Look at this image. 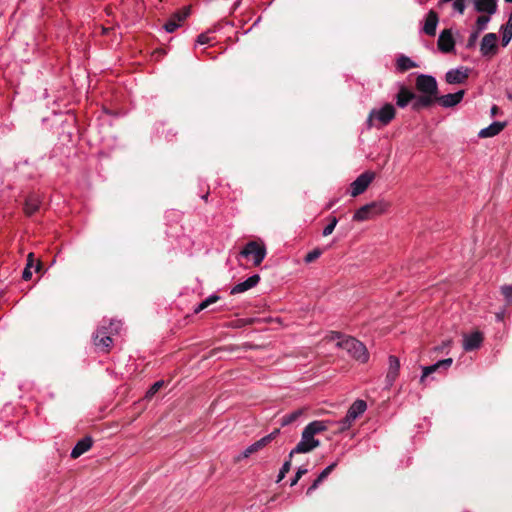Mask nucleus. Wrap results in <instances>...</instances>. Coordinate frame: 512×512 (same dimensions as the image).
<instances>
[{
	"instance_id": "1",
	"label": "nucleus",
	"mask_w": 512,
	"mask_h": 512,
	"mask_svg": "<svg viewBox=\"0 0 512 512\" xmlns=\"http://www.w3.org/2000/svg\"><path fill=\"white\" fill-rule=\"evenodd\" d=\"M340 339L337 342V346L345 350L352 358L359 361L360 363H366L369 360V353L366 346L351 336L342 337L339 332H335L332 339Z\"/></svg>"
},
{
	"instance_id": "2",
	"label": "nucleus",
	"mask_w": 512,
	"mask_h": 512,
	"mask_svg": "<svg viewBox=\"0 0 512 512\" xmlns=\"http://www.w3.org/2000/svg\"><path fill=\"white\" fill-rule=\"evenodd\" d=\"M389 206V202L383 199L370 202L368 204L361 206L359 209L355 211L353 215V220L362 222L372 219L378 215L385 213L388 210Z\"/></svg>"
},
{
	"instance_id": "3",
	"label": "nucleus",
	"mask_w": 512,
	"mask_h": 512,
	"mask_svg": "<svg viewBox=\"0 0 512 512\" xmlns=\"http://www.w3.org/2000/svg\"><path fill=\"white\" fill-rule=\"evenodd\" d=\"M395 108L392 104L386 103L384 106L378 109H372L369 113L367 122L369 126H372V121L376 120L380 126H386L395 117Z\"/></svg>"
},
{
	"instance_id": "4",
	"label": "nucleus",
	"mask_w": 512,
	"mask_h": 512,
	"mask_svg": "<svg viewBox=\"0 0 512 512\" xmlns=\"http://www.w3.org/2000/svg\"><path fill=\"white\" fill-rule=\"evenodd\" d=\"M266 247L256 241L248 242L240 252L243 257H252L253 264L258 266L266 257Z\"/></svg>"
},
{
	"instance_id": "5",
	"label": "nucleus",
	"mask_w": 512,
	"mask_h": 512,
	"mask_svg": "<svg viewBox=\"0 0 512 512\" xmlns=\"http://www.w3.org/2000/svg\"><path fill=\"white\" fill-rule=\"evenodd\" d=\"M320 445V441L315 439L313 435L309 434L306 430L303 429L301 440L299 443L290 451V458L293 457L294 454L299 453H309Z\"/></svg>"
},
{
	"instance_id": "6",
	"label": "nucleus",
	"mask_w": 512,
	"mask_h": 512,
	"mask_svg": "<svg viewBox=\"0 0 512 512\" xmlns=\"http://www.w3.org/2000/svg\"><path fill=\"white\" fill-rule=\"evenodd\" d=\"M416 89L421 94H429L432 96H437L438 95L437 80L432 75L420 74L416 78Z\"/></svg>"
},
{
	"instance_id": "7",
	"label": "nucleus",
	"mask_w": 512,
	"mask_h": 512,
	"mask_svg": "<svg viewBox=\"0 0 512 512\" xmlns=\"http://www.w3.org/2000/svg\"><path fill=\"white\" fill-rule=\"evenodd\" d=\"M106 320H103V324L97 328V330L93 333L92 339L93 344L96 348L102 351H108L112 346V338L113 334H110L109 331H106Z\"/></svg>"
},
{
	"instance_id": "8",
	"label": "nucleus",
	"mask_w": 512,
	"mask_h": 512,
	"mask_svg": "<svg viewBox=\"0 0 512 512\" xmlns=\"http://www.w3.org/2000/svg\"><path fill=\"white\" fill-rule=\"evenodd\" d=\"M375 174L371 171H365L360 174L352 183H351V195L356 197L362 194L373 181Z\"/></svg>"
},
{
	"instance_id": "9",
	"label": "nucleus",
	"mask_w": 512,
	"mask_h": 512,
	"mask_svg": "<svg viewBox=\"0 0 512 512\" xmlns=\"http://www.w3.org/2000/svg\"><path fill=\"white\" fill-rule=\"evenodd\" d=\"M497 34L495 33H487L481 40L480 43V52L483 57H492L496 55L497 48Z\"/></svg>"
},
{
	"instance_id": "10",
	"label": "nucleus",
	"mask_w": 512,
	"mask_h": 512,
	"mask_svg": "<svg viewBox=\"0 0 512 512\" xmlns=\"http://www.w3.org/2000/svg\"><path fill=\"white\" fill-rule=\"evenodd\" d=\"M389 366L387 370V374L385 377V388H391L396 381L399 370H400V360L397 356L390 355L388 358Z\"/></svg>"
},
{
	"instance_id": "11",
	"label": "nucleus",
	"mask_w": 512,
	"mask_h": 512,
	"mask_svg": "<svg viewBox=\"0 0 512 512\" xmlns=\"http://www.w3.org/2000/svg\"><path fill=\"white\" fill-rule=\"evenodd\" d=\"M484 340L483 333L474 331L470 334L463 335V349L467 352L477 350L481 347Z\"/></svg>"
},
{
	"instance_id": "12",
	"label": "nucleus",
	"mask_w": 512,
	"mask_h": 512,
	"mask_svg": "<svg viewBox=\"0 0 512 512\" xmlns=\"http://www.w3.org/2000/svg\"><path fill=\"white\" fill-rule=\"evenodd\" d=\"M455 41L450 29H444L438 38V48L443 53L454 51Z\"/></svg>"
},
{
	"instance_id": "13",
	"label": "nucleus",
	"mask_w": 512,
	"mask_h": 512,
	"mask_svg": "<svg viewBox=\"0 0 512 512\" xmlns=\"http://www.w3.org/2000/svg\"><path fill=\"white\" fill-rule=\"evenodd\" d=\"M465 91L459 90L455 93H449L442 96H436V101L444 108H450L460 103L464 97Z\"/></svg>"
},
{
	"instance_id": "14",
	"label": "nucleus",
	"mask_w": 512,
	"mask_h": 512,
	"mask_svg": "<svg viewBox=\"0 0 512 512\" xmlns=\"http://www.w3.org/2000/svg\"><path fill=\"white\" fill-rule=\"evenodd\" d=\"M260 281V276L258 274H253L250 277H248L246 280L239 282L238 284L234 285L231 290L230 294H240L243 292H246L252 288H254Z\"/></svg>"
},
{
	"instance_id": "15",
	"label": "nucleus",
	"mask_w": 512,
	"mask_h": 512,
	"mask_svg": "<svg viewBox=\"0 0 512 512\" xmlns=\"http://www.w3.org/2000/svg\"><path fill=\"white\" fill-rule=\"evenodd\" d=\"M467 77L468 71L463 67L451 69L445 74V80L448 84H461L467 79Z\"/></svg>"
},
{
	"instance_id": "16",
	"label": "nucleus",
	"mask_w": 512,
	"mask_h": 512,
	"mask_svg": "<svg viewBox=\"0 0 512 512\" xmlns=\"http://www.w3.org/2000/svg\"><path fill=\"white\" fill-rule=\"evenodd\" d=\"M42 204L40 195L36 193L29 194L25 199L24 212L27 216H32L36 213Z\"/></svg>"
},
{
	"instance_id": "17",
	"label": "nucleus",
	"mask_w": 512,
	"mask_h": 512,
	"mask_svg": "<svg viewBox=\"0 0 512 512\" xmlns=\"http://www.w3.org/2000/svg\"><path fill=\"white\" fill-rule=\"evenodd\" d=\"M438 22H439L438 14L435 11L430 10L426 15V19H425V23L422 28V31L425 34H427L428 36H435Z\"/></svg>"
},
{
	"instance_id": "18",
	"label": "nucleus",
	"mask_w": 512,
	"mask_h": 512,
	"mask_svg": "<svg viewBox=\"0 0 512 512\" xmlns=\"http://www.w3.org/2000/svg\"><path fill=\"white\" fill-rule=\"evenodd\" d=\"M92 444L93 441L90 436L83 437L75 444V446L71 450L70 456L73 459L80 457L92 447Z\"/></svg>"
},
{
	"instance_id": "19",
	"label": "nucleus",
	"mask_w": 512,
	"mask_h": 512,
	"mask_svg": "<svg viewBox=\"0 0 512 512\" xmlns=\"http://www.w3.org/2000/svg\"><path fill=\"white\" fill-rule=\"evenodd\" d=\"M506 126V122L494 121L478 133L480 138H489L498 135Z\"/></svg>"
},
{
	"instance_id": "20",
	"label": "nucleus",
	"mask_w": 512,
	"mask_h": 512,
	"mask_svg": "<svg viewBox=\"0 0 512 512\" xmlns=\"http://www.w3.org/2000/svg\"><path fill=\"white\" fill-rule=\"evenodd\" d=\"M473 3L477 12L493 15L497 11V0H474Z\"/></svg>"
},
{
	"instance_id": "21",
	"label": "nucleus",
	"mask_w": 512,
	"mask_h": 512,
	"mask_svg": "<svg viewBox=\"0 0 512 512\" xmlns=\"http://www.w3.org/2000/svg\"><path fill=\"white\" fill-rule=\"evenodd\" d=\"M436 101V96H432L429 94H421L419 96L415 95V98L412 102V109L415 111H419L423 108L430 107Z\"/></svg>"
},
{
	"instance_id": "22",
	"label": "nucleus",
	"mask_w": 512,
	"mask_h": 512,
	"mask_svg": "<svg viewBox=\"0 0 512 512\" xmlns=\"http://www.w3.org/2000/svg\"><path fill=\"white\" fill-rule=\"evenodd\" d=\"M189 11H185L183 13H175L163 26L164 30L167 33L174 32L178 27H180L181 22L186 19L188 16Z\"/></svg>"
},
{
	"instance_id": "23",
	"label": "nucleus",
	"mask_w": 512,
	"mask_h": 512,
	"mask_svg": "<svg viewBox=\"0 0 512 512\" xmlns=\"http://www.w3.org/2000/svg\"><path fill=\"white\" fill-rule=\"evenodd\" d=\"M415 94L405 86H401L398 94L396 95V104L400 108H405L410 101H413Z\"/></svg>"
},
{
	"instance_id": "24",
	"label": "nucleus",
	"mask_w": 512,
	"mask_h": 512,
	"mask_svg": "<svg viewBox=\"0 0 512 512\" xmlns=\"http://www.w3.org/2000/svg\"><path fill=\"white\" fill-rule=\"evenodd\" d=\"M417 67V64L408 56L401 55L397 58L396 69L400 72L408 71L409 69Z\"/></svg>"
},
{
	"instance_id": "25",
	"label": "nucleus",
	"mask_w": 512,
	"mask_h": 512,
	"mask_svg": "<svg viewBox=\"0 0 512 512\" xmlns=\"http://www.w3.org/2000/svg\"><path fill=\"white\" fill-rule=\"evenodd\" d=\"M367 409V404L364 400L357 399L353 402V404L349 407L348 413H350V416H354L356 419L362 415L365 410Z\"/></svg>"
},
{
	"instance_id": "26",
	"label": "nucleus",
	"mask_w": 512,
	"mask_h": 512,
	"mask_svg": "<svg viewBox=\"0 0 512 512\" xmlns=\"http://www.w3.org/2000/svg\"><path fill=\"white\" fill-rule=\"evenodd\" d=\"M304 430H306L309 434L315 436L318 433L326 431L327 424L325 421L315 420L306 425Z\"/></svg>"
},
{
	"instance_id": "27",
	"label": "nucleus",
	"mask_w": 512,
	"mask_h": 512,
	"mask_svg": "<svg viewBox=\"0 0 512 512\" xmlns=\"http://www.w3.org/2000/svg\"><path fill=\"white\" fill-rule=\"evenodd\" d=\"M303 414L302 409H297L281 418V426H287L294 423Z\"/></svg>"
},
{
	"instance_id": "28",
	"label": "nucleus",
	"mask_w": 512,
	"mask_h": 512,
	"mask_svg": "<svg viewBox=\"0 0 512 512\" xmlns=\"http://www.w3.org/2000/svg\"><path fill=\"white\" fill-rule=\"evenodd\" d=\"M261 446L260 444L255 441L254 443H252L251 445H249L240 455L237 456V460H241V459H244V458H248L251 454L261 450Z\"/></svg>"
},
{
	"instance_id": "29",
	"label": "nucleus",
	"mask_w": 512,
	"mask_h": 512,
	"mask_svg": "<svg viewBox=\"0 0 512 512\" xmlns=\"http://www.w3.org/2000/svg\"><path fill=\"white\" fill-rule=\"evenodd\" d=\"M440 370V368L438 367V364L437 362L432 364V365H429V366H423L422 367V375H421V378H420V382L421 383H424L425 382V379L428 377V375L436 372Z\"/></svg>"
},
{
	"instance_id": "30",
	"label": "nucleus",
	"mask_w": 512,
	"mask_h": 512,
	"mask_svg": "<svg viewBox=\"0 0 512 512\" xmlns=\"http://www.w3.org/2000/svg\"><path fill=\"white\" fill-rule=\"evenodd\" d=\"M122 322L120 320L111 319L108 321V326H106V331H109L110 334H118L121 330Z\"/></svg>"
},
{
	"instance_id": "31",
	"label": "nucleus",
	"mask_w": 512,
	"mask_h": 512,
	"mask_svg": "<svg viewBox=\"0 0 512 512\" xmlns=\"http://www.w3.org/2000/svg\"><path fill=\"white\" fill-rule=\"evenodd\" d=\"M290 469H291V458L289 457L288 460H286L283 463L282 467L280 468L279 473L277 475L276 482L279 483L280 481H282Z\"/></svg>"
},
{
	"instance_id": "32",
	"label": "nucleus",
	"mask_w": 512,
	"mask_h": 512,
	"mask_svg": "<svg viewBox=\"0 0 512 512\" xmlns=\"http://www.w3.org/2000/svg\"><path fill=\"white\" fill-rule=\"evenodd\" d=\"M356 420L354 416H350V413H346L345 417L339 420L338 424L340 425L341 430L349 429L352 423Z\"/></svg>"
},
{
	"instance_id": "33",
	"label": "nucleus",
	"mask_w": 512,
	"mask_h": 512,
	"mask_svg": "<svg viewBox=\"0 0 512 512\" xmlns=\"http://www.w3.org/2000/svg\"><path fill=\"white\" fill-rule=\"evenodd\" d=\"M502 39L501 43L503 47H506L512 39V29L505 26H501Z\"/></svg>"
},
{
	"instance_id": "34",
	"label": "nucleus",
	"mask_w": 512,
	"mask_h": 512,
	"mask_svg": "<svg viewBox=\"0 0 512 512\" xmlns=\"http://www.w3.org/2000/svg\"><path fill=\"white\" fill-rule=\"evenodd\" d=\"M489 22H490V16H485V15L479 16L476 20L475 30H477L478 32H482L483 30L486 29L487 24Z\"/></svg>"
},
{
	"instance_id": "35",
	"label": "nucleus",
	"mask_w": 512,
	"mask_h": 512,
	"mask_svg": "<svg viewBox=\"0 0 512 512\" xmlns=\"http://www.w3.org/2000/svg\"><path fill=\"white\" fill-rule=\"evenodd\" d=\"M322 252L319 248H315L312 251L308 252L304 257L305 263H311L318 259L321 256Z\"/></svg>"
},
{
	"instance_id": "36",
	"label": "nucleus",
	"mask_w": 512,
	"mask_h": 512,
	"mask_svg": "<svg viewBox=\"0 0 512 512\" xmlns=\"http://www.w3.org/2000/svg\"><path fill=\"white\" fill-rule=\"evenodd\" d=\"M337 223H338V219L336 217H332L330 219V223L324 227V229L322 231V235L326 237V236H329L330 234H332Z\"/></svg>"
},
{
	"instance_id": "37",
	"label": "nucleus",
	"mask_w": 512,
	"mask_h": 512,
	"mask_svg": "<svg viewBox=\"0 0 512 512\" xmlns=\"http://www.w3.org/2000/svg\"><path fill=\"white\" fill-rule=\"evenodd\" d=\"M479 34H480V32H478L477 30H473L470 33L467 43H466L467 49H472L473 47H475V44H476Z\"/></svg>"
},
{
	"instance_id": "38",
	"label": "nucleus",
	"mask_w": 512,
	"mask_h": 512,
	"mask_svg": "<svg viewBox=\"0 0 512 512\" xmlns=\"http://www.w3.org/2000/svg\"><path fill=\"white\" fill-rule=\"evenodd\" d=\"M164 385V381L163 380H159V381H156L150 388L149 390L147 391L146 393V397L150 398L152 397L154 394H156L159 389Z\"/></svg>"
},
{
	"instance_id": "39",
	"label": "nucleus",
	"mask_w": 512,
	"mask_h": 512,
	"mask_svg": "<svg viewBox=\"0 0 512 512\" xmlns=\"http://www.w3.org/2000/svg\"><path fill=\"white\" fill-rule=\"evenodd\" d=\"M466 1L467 0H454L452 3L454 11L463 14L466 8Z\"/></svg>"
},
{
	"instance_id": "40",
	"label": "nucleus",
	"mask_w": 512,
	"mask_h": 512,
	"mask_svg": "<svg viewBox=\"0 0 512 512\" xmlns=\"http://www.w3.org/2000/svg\"><path fill=\"white\" fill-rule=\"evenodd\" d=\"M337 466V462H333L331 463L330 465H328L326 468H324L320 474L318 475V477L322 480H324L325 478L328 477V475L335 469V467Z\"/></svg>"
},
{
	"instance_id": "41",
	"label": "nucleus",
	"mask_w": 512,
	"mask_h": 512,
	"mask_svg": "<svg viewBox=\"0 0 512 512\" xmlns=\"http://www.w3.org/2000/svg\"><path fill=\"white\" fill-rule=\"evenodd\" d=\"M308 472V469L305 468V467H299L296 471V474L294 476V478L291 480V483H290V486H294L297 484V482L299 481V479Z\"/></svg>"
},
{
	"instance_id": "42",
	"label": "nucleus",
	"mask_w": 512,
	"mask_h": 512,
	"mask_svg": "<svg viewBox=\"0 0 512 512\" xmlns=\"http://www.w3.org/2000/svg\"><path fill=\"white\" fill-rule=\"evenodd\" d=\"M501 292L507 301H512V285H503Z\"/></svg>"
},
{
	"instance_id": "43",
	"label": "nucleus",
	"mask_w": 512,
	"mask_h": 512,
	"mask_svg": "<svg viewBox=\"0 0 512 512\" xmlns=\"http://www.w3.org/2000/svg\"><path fill=\"white\" fill-rule=\"evenodd\" d=\"M452 363H453L452 358H446V359L437 361L438 367L443 370H447L448 368H450Z\"/></svg>"
},
{
	"instance_id": "44",
	"label": "nucleus",
	"mask_w": 512,
	"mask_h": 512,
	"mask_svg": "<svg viewBox=\"0 0 512 512\" xmlns=\"http://www.w3.org/2000/svg\"><path fill=\"white\" fill-rule=\"evenodd\" d=\"M33 267H31V264H26L23 272H22V278L25 280V281H28L31 279L32 277V269Z\"/></svg>"
},
{
	"instance_id": "45",
	"label": "nucleus",
	"mask_w": 512,
	"mask_h": 512,
	"mask_svg": "<svg viewBox=\"0 0 512 512\" xmlns=\"http://www.w3.org/2000/svg\"><path fill=\"white\" fill-rule=\"evenodd\" d=\"M210 40L211 39L207 33H201L200 35H198L196 43L199 45H204V44H208L210 42Z\"/></svg>"
},
{
	"instance_id": "46",
	"label": "nucleus",
	"mask_w": 512,
	"mask_h": 512,
	"mask_svg": "<svg viewBox=\"0 0 512 512\" xmlns=\"http://www.w3.org/2000/svg\"><path fill=\"white\" fill-rule=\"evenodd\" d=\"M322 481H323L322 479H320L319 477H317V478L313 481V483L311 484V486L307 489L306 494H307V495H311V494H312V492L318 488L319 484H320Z\"/></svg>"
},
{
	"instance_id": "47",
	"label": "nucleus",
	"mask_w": 512,
	"mask_h": 512,
	"mask_svg": "<svg viewBox=\"0 0 512 512\" xmlns=\"http://www.w3.org/2000/svg\"><path fill=\"white\" fill-rule=\"evenodd\" d=\"M208 303L206 302V300H203L202 302H200L195 308H194V313L195 314H198L199 312H201L202 310L206 309L208 307Z\"/></svg>"
},
{
	"instance_id": "48",
	"label": "nucleus",
	"mask_w": 512,
	"mask_h": 512,
	"mask_svg": "<svg viewBox=\"0 0 512 512\" xmlns=\"http://www.w3.org/2000/svg\"><path fill=\"white\" fill-rule=\"evenodd\" d=\"M208 303L206 302V300H203L202 302H200L195 308H194V313L195 314H198L199 312H201L202 310L206 309L208 307Z\"/></svg>"
},
{
	"instance_id": "49",
	"label": "nucleus",
	"mask_w": 512,
	"mask_h": 512,
	"mask_svg": "<svg viewBox=\"0 0 512 512\" xmlns=\"http://www.w3.org/2000/svg\"><path fill=\"white\" fill-rule=\"evenodd\" d=\"M208 303L206 302V300H203L202 302H200L195 308H194V313L195 314H198L199 312H201L202 310L206 309L208 307Z\"/></svg>"
},
{
	"instance_id": "50",
	"label": "nucleus",
	"mask_w": 512,
	"mask_h": 512,
	"mask_svg": "<svg viewBox=\"0 0 512 512\" xmlns=\"http://www.w3.org/2000/svg\"><path fill=\"white\" fill-rule=\"evenodd\" d=\"M208 303L206 302V300H203L202 302H200L195 308H194V313L195 314H198L199 312H201L202 310L206 309L208 307Z\"/></svg>"
},
{
	"instance_id": "51",
	"label": "nucleus",
	"mask_w": 512,
	"mask_h": 512,
	"mask_svg": "<svg viewBox=\"0 0 512 512\" xmlns=\"http://www.w3.org/2000/svg\"><path fill=\"white\" fill-rule=\"evenodd\" d=\"M208 303L206 302V300H203L202 302H200L195 308H194V313L195 314H198L199 312H201L202 310L206 309L208 307Z\"/></svg>"
},
{
	"instance_id": "52",
	"label": "nucleus",
	"mask_w": 512,
	"mask_h": 512,
	"mask_svg": "<svg viewBox=\"0 0 512 512\" xmlns=\"http://www.w3.org/2000/svg\"><path fill=\"white\" fill-rule=\"evenodd\" d=\"M257 442L260 444L261 448H264L267 446L271 441V437H268V435L262 437L261 439L257 440Z\"/></svg>"
},
{
	"instance_id": "53",
	"label": "nucleus",
	"mask_w": 512,
	"mask_h": 512,
	"mask_svg": "<svg viewBox=\"0 0 512 512\" xmlns=\"http://www.w3.org/2000/svg\"><path fill=\"white\" fill-rule=\"evenodd\" d=\"M219 299H220V297L217 294L213 293V294L209 295L205 300L208 303V305L210 306L211 304L217 302Z\"/></svg>"
},
{
	"instance_id": "54",
	"label": "nucleus",
	"mask_w": 512,
	"mask_h": 512,
	"mask_svg": "<svg viewBox=\"0 0 512 512\" xmlns=\"http://www.w3.org/2000/svg\"><path fill=\"white\" fill-rule=\"evenodd\" d=\"M280 434V429H274L271 433L268 434V437H271V441H273Z\"/></svg>"
},
{
	"instance_id": "55",
	"label": "nucleus",
	"mask_w": 512,
	"mask_h": 512,
	"mask_svg": "<svg viewBox=\"0 0 512 512\" xmlns=\"http://www.w3.org/2000/svg\"><path fill=\"white\" fill-rule=\"evenodd\" d=\"M26 264H31V267H34V254L32 252L28 254Z\"/></svg>"
},
{
	"instance_id": "56",
	"label": "nucleus",
	"mask_w": 512,
	"mask_h": 512,
	"mask_svg": "<svg viewBox=\"0 0 512 512\" xmlns=\"http://www.w3.org/2000/svg\"><path fill=\"white\" fill-rule=\"evenodd\" d=\"M498 111H499V108L496 105H493L491 107L490 113L492 116H495L498 113Z\"/></svg>"
},
{
	"instance_id": "57",
	"label": "nucleus",
	"mask_w": 512,
	"mask_h": 512,
	"mask_svg": "<svg viewBox=\"0 0 512 512\" xmlns=\"http://www.w3.org/2000/svg\"><path fill=\"white\" fill-rule=\"evenodd\" d=\"M41 267H42L41 262H40V261H37V263H36V265H35V270H36V271H39V270L41 269Z\"/></svg>"
},
{
	"instance_id": "58",
	"label": "nucleus",
	"mask_w": 512,
	"mask_h": 512,
	"mask_svg": "<svg viewBox=\"0 0 512 512\" xmlns=\"http://www.w3.org/2000/svg\"><path fill=\"white\" fill-rule=\"evenodd\" d=\"M240 5V0H237L234 4H233V9L236 10Z\"/></svg>"
},
{
	"instance_id": "59",
	"label": "nucleus",
	"mask_w": 512,
	"mask_h": 512,
	"mask_svg": "<svg viewBox=\"0 0 512 512\" xmlns=\"http://www.w3.org/2000/svg\"><path fill=\"white\" fill-rule=\"evenodd\" d=\"M202 198H203L204 200H207V198H208V193H207V194H205V195H203V196H202Z\"/></svg>"
},
{
	"instance_id": "60",
	"label": "nucleus",
	"mask_w": 512,
	"mask_h": 512,
	"mask_svg": "<svg viewBox=\"0 0 512 512\" xmlns=\"http://www.w3.org/2000/svg\"><path fill=\"white\" fill-rule=\"evenodd\" d=\"M506 3H512V0H504Z\"/></svg>"
}]
</instances>
